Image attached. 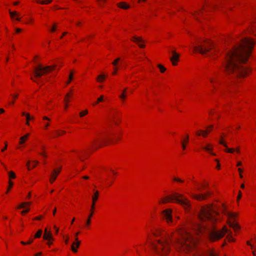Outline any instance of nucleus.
<instances>
[{
	"label": "nucleus",
	"mask_w": 256,
	"mask_h": 256,
	"mask_svg": "<svg viewBox=\"0 0 256 256\" xmlns=\"http://www.w3.org/2000/svg\"><path fill=\"white\" fill-rule=\"evenodd\" d=\"M227 238L228 239V242H233L234 241V238H232V232H228V235H227Z\"/></svg>",
	"instance_id": "31"
},
{
	"label": "nucleus",
	"mask_w": 256,
	"mask_h": 256,
	"mask_svg": "<svg viewBox=\"0 0 256 256\" xmlns=\"http://www.w3.org/2000/svg\"><path fill=\"white\" fill-rule=\"evenodd\" d=\"M116 70H117V68H114V71L112 72V74L113 75H114L116 74Z\"/></svg>",
	"instance_id": "58"
},
{
	"label": "nucleus",
	"mask_w": 256,
	"mask_h": 256,
	"mask_svg": "<svg viewBox=\"0 0 256 256\" xmlns=\"http://www.w3.org/2000/svg\"><path fill=\"white\" fill-rule=\"evenodd\" d=\"M8 176L10 178H16V174L12 171L8 172Z\"/></svg>",
	"instance_id": "33"
},
{
	"label": "nucleus",
	"mask_w": 256,
	"mask_h": 256,
	"mask_svg": "<svg viewBox=\"0 0 256 256\" xmlns=\"http://www.w3.org/2000/svg\"><path fill=\"white\" fill-rule=\"evenodd\" d=\"M103 101H104V96H100V97L98 98L97 101L96 102L92 104L94 106H96L98 103Z\"/></svg>",
	"instance_id": "29"
},
{
	"label": "nucleus",
	"mask_w": 256,
	"mask_h": 256,
	"mask_svg": "<svg viewBox=\"0 0 256 256\" xmlns=\"http://www.w3.org/2000/svg\"><path fill=\"white\" fill-rule=\"evenodd\" d=\"M42 233V230H39L34 235V238H39L41 236Z\"/></svg>",
	"instance_id": "32"
},
{
	"label": "nucleus",
	"mask_w": 256,
	"mask_h": 256,
	"mask_svg": "<svg viewBox=\"0 0 256 256\" xmlns=\"http://www.w3.org/2000/svg\"><path fill=\"white\" fill-rule=\"evenodd\" d=\"M75 240L76 242H73L72 244L71 249L73 252H76V248L79 247L80 244V242L78 240V238H75Z\"/></svg>",
	"instance_id": "15"
},
{
	"label": "nucleus",
	"mask_w": 256,
	"mask_h": 256,
	"mask_svg": "<svg viewBox=\"0 0 256 256\" xmlns=\"http://www.w3.org/2000/svg\"><path fill=\"white\" fill-rule=\"evenodd\" d=\"M250 30L255 34V32H256V20L252 22L250 27Z\"/></svg>",
	"instance_id": "25"
},
{
	"label": "nucleus",
	"mask_w": 256,
	"mask_h": 256,
	"mask_svg": "<svg viewBox=\"0 0 256 256\" xmlns=\"http://www.w3.org/2000/svg\"><path fill=\"white\" fill-rule=\"evenodd\" d=\"M210 144H208L206 146L203 147V148L206 151H210L212 150V148H210Z\"/></svg>",
	"instance_id": "37"
},
{
	"label": "nucleus",
	"mask_w": 256,
	"mask_h": 256,
	"mask_svg": "<svg viewBox=\"0 0 256 256\" xmlns=\"http://www.w3.org/2000/svg\"><path fill=\"white\" fill-rule=\"evenodd\" d=\"M52 0H36V2L38 4H48L50 3Z\"/></svg>",
	"instance_id": "30"
},
{
	"label": "nucleus",
	"mask_w": 256,
	"mask_h": 256,
	"mask_svg": "<svg viewBox=\"0 0 256 256\" xmlns=\"http://www.w3.org/2000/svg\"><path fill=\"white\" fill-rule=\"evenodd\" d=\"M30 161L28 160L27 163H26V166H28V170H30Z\"/></svg>",
	"instance_id": "52"
},
{
	"label": "nucleus",
	"mask_w": 256,
	"mask_h": 256,
	"mask_svg": "<svg viewBox=\"0 0 256 256\" xmlns=\"http://www.w3.org/2000/svg\"><path fill=\"white\" fill-rule=\"evenodd\" d=\"M56 30V24H54L51 30V31L54 32Z\"/></svg>",
	"instance_id": "49"
},
{
	"label": "nucleus",
	"mask_w": 256,
	"mask_h": 256,
	"mask_svg": "<svg viewBox=\"0 0 256 256\" xmlns=\"http://www.w3.org/2000/svg\"><path fill=\"white\" fill-rule=\"evenodd\" d=\"M110 117L111 120L114 122V124H118V122L116 120V118H117L116 112H114L110 113Z\"/></svg>",
	"instance_id": "18"
},
{
	"label": "nucleus",
	"mask_w": 256,
	"mask_h": 256,
	"mask_svg": "<svg viewBox=\"0 0 256 256\" xmlns=\"http://www.w3.org/2000/svg\"><path fill=\"white\" fill-rule=\"evenodd\" d=\"M29 136H30V134L28 133V134H26L24 136L20 137V140L19 144H23L24 142L26 141V140L28 138Z\"/></svg>",
	"instance_id": "22"
},
{
	"label": "nucleus",
	"mask_w": 256,
	"mask_h": 256,
	"mask_svg": "<svg viewBox=\"0 0 256 256\" xmlns=\"http://www.w3.org/2000/svg\"><path fill=\"white\" fill-rule=\"evenodd\" d=\"M29 211H30V208H26L24 210L22 211L21 214H24L28 212Z\"/></svg>",
	"instance_id": "42"
},
{
	"label": "nucleus",
	"mask_w": 256,
	"mask_h": 256,
	"mask_svg": "<svg viewBox=\"0 0 256 256\" xmlns=\"http://www.w3.org/2000/svg\"><path fill=\"white\" fill-rule=\"evenodd\" d=\"M211 194V192H207L204 194H190V196L192 198L198 200H202L207 198L208 196H210Z\"/></svg>",
	"instance_id": "10"
},
{
	"label": "nucleus",
	"mask_w": 256,
	"mask_h": 256,
	"mask_svg": "<svg viewBox=\"0 0 256 256\" xmlns=\"http://www.w3.org/2000/svg\"><path fill=\"white\" fill-rule=\"evenodd\" d=\"M54 228L56 230V233L57 234L58 232V228L56 226H54Z\"/></svg>",
	"instance_id": "54"
},
{
	"label": "nucleus",
	"mask_w": 256,
	"mask_h": 256,
	"mask_svg": "<svg viewBox=\"0 0 256 256\" xmlns=\"http://www.w3.org/2000/svg\"><path fill=\"white\" fill-rule=\"evenodd\" d=\"M9 13H10V14L11 18H14V16H18V14H17L16 12V11L11 12L10 10H9Z\"/></svg>",
	"instance_id": "34"
},
{
	"label": "nucleus",
	"mask_w": 256,
	"mask_h": 256,
	"mask_svg": "<svg viewBox=\"0 0 256 256\" xmlns=\"http://www.w3.org/2000/svg\"><path fill=\"white\" fill-rule=\"evenodd\" d=\"M158 66L162 72H164L166 70V68L161 64H158Z\"/></svg>",
	"instance_id": "35"
},
{
	"label": "nucleus",
	"mask_w": 256,
	"mask_h": 256,
	"mask_svg": "<svg viewBox=\"0 0 256 256\" xmlns=\"http://www.w3.org/2000/svg\"><path fill=\"white\" fill-rule=\"evenodd\" d=\"M242 197V192L240 191H239L238 192V200H240V198Z\"/></svg>",
	"instance_id": "48"
},
{
	"label": "nucleus",
	"mask_w": 256,
	"mask_h": 256,
	"mask_svg": "<svg viewBox=\"0 0 256 256\" xmlns=\"http://www.w3.org/2000/svg\"><path fill=\"white\" fill-rule=\"evenodd\" d=\"M22 116H24L26 117V124L29 125L28 121L31 120H34V117L30 116L29 114L26 113L25 112H22Z\"/></svg>",
	"instance_id": "20"
},
{
	"label": "nucleus",
	"mask_w": 256,
	"mask_h": 256,
	"mask_svg": "<svg viewBox=\"0 0 256 256\" xmlns=\"http://www.w3.org/2000/svg\"><path fill=\"white\" fill-rule=\"evenodd\" d=\"M214 50V47L212 43L210 40H204L198 42V44L194 46V50L203 55H206L210 56L213 52L208 54L211 50Z\"/></svg>",
	"instance_id": "5"
},
{
	"label": "nucleus",
	"mask_w": 256,
	"mask_h": 256,
	"mask_svg": "<svg viewBox=\"0 0 256 256\" xmlns=\"http://www.w3.org/2000/svg\"><path fill=\"white\" fill-rule=\"evenodd\" d=\"M56 208H54V210H53V212H52V213H53V214H54H54H56Z\"/></svg>",
	"instance_id": "63"
},
{
	"label": "nucleus",
	"mask_w": 256,
	"mask_h": 256,
	"mask_svg": "<svg viewBox=\"0 0 256 256\" xmlns=\"http://www.w3.org/2000/svg\"><path fill=\"white\" fill-rule=\"evenodd\" d=\"M4 144H5V148H2L1 150V151L2 152H4V151H5L6 150V148H7V146H8L7 142H5Z\"/></svg>",
	"instance_id": "45"
},
{
	"label": "nucleus",
	"mask_w": 256,
	"mask_h": 256,
	"mask_svg": "<svg viewBox=\"0 0 256 256\" xmlns=\"http://www.w3.org/2000/svg\"><path fill=\"white\" fill-rule=\"evenodd\" d=\"M109 140V138L107 136H106L104 138H102V141H103L104 142H106L107 141H108Z\"/></svg>",
	"instance_id": "44"
},
{
	"label": "nucleus",
	"mask_w": 256,
	"mask_h": 256,
	"mask_svg": "<svg viewBox=\"0 0 256 256\" xmlns=\"http://www.w3.org/2000/svg\"><path fill=\"white\" fill-rule=\"evenodd\" d=\"M16 32L19 33L22 32V30L20 28H18L16 30Z\"/></svg>",
	"instance_id": "53"
},
{
	"label": "nucleus",
	"mask_w": 256,
	"mask_h": 256,
	"mask_svg": "<svg viewBox=\"0 0 256 256\" xmlns=\"http://www.w3.org/2000/svg\"><path fill=\"white\" fill-rule=\"evenodd\" d=\"M88 110H84L82 112H81L80 113V117H83L86 114H88Z\"/></svg>",
	"instance_id": "36"
},
{
	"label": "nucleus",
	"mask_w": 256,
	"mask_h": 256,
	"mask_svg": "<svg viewBox=\"0 0 256 256\" xmlns=\"http://www.w3.org/2000/svg\"><path fill=\"white\" fill-rule=\"evenodd\" d=\"M172 212V209L167 208L162 211L161 213L162 219L166 220L168 224H171L173 223Z\"/></svg>",
	"instance_id": "8"
},
{
	"label": "nucleus",
	"mask_w": 256,
	"mask_h": 256,
	"mask_svg": "<svg viewBox=\"0 0 256 256\" xmlns=\"http://www.w3.org/2000/svg\"><path fill=\"white\" fill-rule=\"evenodd\" d=\"M99 196V192L98 190L94 191V194L92 196V204L91 206V213L89 214L87 220L86 222V226H88L90 223V218L93 214V210L94 208L95 203L98 200Z\"/></svg>",
	"instance_id": "7"
},
{
	"label": "nucleus",
	"mask_w": 256,
	"mask_h": 256,
	"mask_svg": "<svg viewBox=\"0 0 256 256\" xmlns=\"http://www.w3.org/2000/svg\"><path fill=\"white\" fill-rule=\"evenodd\" d=\"M40 155H42V156H43L44 157V158L46 157V155L45 154L43 153V152H40Z\"/></svg>",
	"instance_id": "57"
},
{
	"label": "nucleus",
	"mask_w": 256,
	"mask_h": 256,
	"mask_svg": "<svg viewBox=\"0 0 256 256\" xmlns=\"http://www.w3.org/2000/svg\"><path fill=\"white\" fill-rule=\"evenodd\" d=\"M31 204L32 203L30 202H24L20 204L18 206V208H24L26 206H30Z\"/></svg>",
	"instance_id": "27"
},
{
	"label": "nucleus",
	"mask_w": 256,
	"mask_h": 256,
	"mask_svg": "<svg viewBox=\"0 0 256 256\" xmlns=\"http://www.w3.org/2000/svg\"><path fill=\"white\" fill-rule=\"evenodd\" d=\"M210 132V131L208 130H199L196 132V134L197 136H202L204 137H206L208 134Z\"/></svg>",
	"instance_id": "17"
},
{
	"label": "nucleus",
	"mask_w": 256,
	"mask_h": 256,
	"mask_svg": "<svg viewBox=\"0 0 256 256\" xmlns=\"http://www.w3.org/2000/svg\"><path fill=\"white\" fill-rule=\"evenodd\" d=\"M218 212L212 206H206L201 208L198 214L199 222L193 225V230L196 234H202L208 236L211 241L218 240L228 232L226 226L217 230L214 224L218 220Z\"/></svg>",
	"instance_id": "3"
},
{
	"label": "nucleus",
	"mask_w": 256,
	"mask_h": 256,
	"mask_svg": "<svg viewBox=\"0 0 256 256\" xmlns=\"http://www.w3.org/2000/svg\"><path fill=\"white\" fill-rule=\"evenodd\" d=\"M254 44L253 40L245 38L226 54L224 66L228 74H232L234 77H242L248 74L250 70L242 64L248 60Z\"/></svg>",
	"instance_id": "2"
},
{
	"label": "nucleus",
	"mask_w": 256,
	"mask_h": 256,
	"mask_svg": "<svg viewBox=\"0 0 256 256\" xmlns=\"http://www.w3.org/2000/svg\"><path fill=\"white\" fill-rule=\"evenodd\" d=\"M42 255V252H39L35 254V256H40Z\"/></svg>",
	"instance_id": "64"
},
{
	"label": "nucleus",
	"mask_w": 256,
	"mask_h": 256,
	"mask_svg": "<svg viewBox=\"0 0 256 256\" xmlns=\"http://www.w3.org/2000/svg\"><path fill=\"white\" fill-rule=\"evenodd\" d=\"M172 56L170 58V60L174 66H176L177 64V62L179 60L180 54L176 53L174 50L172 51Z\"/></svg>",
	"instance_id": "11"
},
{
	"label": "nucleus",
	"mask_w": 256,
	"mask_h": 256,
	"mask_svg": "<svg viewBox=\"0 0 256 256\" xmlns=\"http://www.w3.org/2000/svg\"><path fill=\"white\" fill-rule=\"evenodd\" d=\"M219 143L221 144H222L224 147H226V149L225 150L227 152L232 153L234 152V148H228L226 144L224 141L222 136L220 137V140L219 142Z\"/></svg>",
	"instance_id": "16"
},
{
	"label": "nucleus",
	"mask_w": 256,
	"mask_h": 256,
	"mask_svg": "<svg viewBox=\"0 0 256 256\" xmlns=\"http://www.w3.org/2000/svg\"><path fill=\"white\" fill-rule=\"evenodd\" d=\"M228 224L230 226L233 228L235 231H236V230H238L240 228V226L236 223H234V222H228Z\"/></svg>",
	"instance_id": "19"
},
{
	"label": "nucleus",
	"mask_w": 256,
	"mask_h": 256,
	"mask_svg": "<svg viewBox=\"0 0 256 256\" xmlns=\"http://www.w3.org/2000/svg\"><path fill=\"white\" fill-rule=\"evenodd\" d=\"M212 127H213V126L212 125H211L208 128V129L206 130H209L210 132L212 130Z\"/></svg>",
	"instance_id": "50"
},
{
	"label": "nucleus",
	"mask_w": 256,
	"mask_h": 256,
	"mask_svg": "<svg viewBox=\"0 0 256 256\" xmlns=\"http://www.w3.org/2000/svg\"><path fill=\"white\" fill-rule=\"evenodd\" d=\"M210 82H211L212 84H214V82H218V81L217 80H214V79H212V78H210ZM213 87H214V89L216 88V87H215V86H214V84H213Z\"/></svg>",
	"instance_id": "43"
},
{
	"label": "nucleus",
	"mask_w": 256,
	"mask_h": 256,
	"mask_svg": "<svg viewBox=\"0 0 256 256\" xmlns=\"http://www.w3.org/2000/svg\"><path fill=\"white\" fill-rule=\"evenodd\" d=\"M8 184H9V186L8 188V190H7V191H6V193H8V192L10 191V188L12 186H13V182L12 181H10V180L8 182Z\"/></svg>",
	"instance_id": "38"
},
{
	"label": "nucleus",
	"mask_w": 256,
	"mask_h": 256,
	"mask_svg": "<svg viewBox=\"0 0 256 256\" xmlns=\"http://www.w3.org/2000/svg\"><path fill=\"white\" fill-rule=\"evenodd\" d=\"M242 164V163L241 162H238L237 164H236V166H240Z\"/></svg>",
	"instance_id": "59"
},
{
	"label": "nucleus",
	"mask_w": 256,
	"mask_h": 256,
	"mask_svg": "<svg viewBox=\"0 0 256 256\" xmlns=\"http://www.w3.org/2000/svg\"><path fill=\"white\" fill-rule=\"evenodd\" d=\"M31 79L34 82L38 84V82L35 80L33 77H31Z\"/></svg>",
	"instance_id": "61"
},
{
	"label": "nucleus",
	"mask_w": 256,
	"mask_h": 256,
	"mask_svg": "<svg viewBox=\"0 0 256 256\" xmlns=\"http://www.w3.org/2000/svg\"><path fill=\"white\" fill-rule=\"evenodd\" d=\"M55 68V65L44 67L42 65L39 64L37 67L35 68L34 69V77L36 78H40L44 74H46L48 71L53 70Z\"/></svg>",
	"instance_id": "6"
},
{
	"label": "nucleus",
	"mask_w": 256,
	"mask_h": 256,
	"mask_svg": "<svg viewBox=\"0 0 256 256\" xmlns=\"http://www.w3.org/2000/svg\"><path fill=\"white\" fill-rule=\"evenodd\" d=\"M43 120H49V121L50 120V119L48 118V117H46V116L43 117Z\"/></svg>",
	"instance_id": "56"
},
{
	"label": "nucleus",
	"mask_w": 256,
	"mask_h": 256,
	"mask_svg": "<svg viewBox=\"0 0 256 256\" xmlns=\"http://www.w3.org/2000/svg\"><path fill=\"white\" fill-rule=\"evenodd\" d=\"M174 180L175 182H184V180H181L179 178H174Z\"/></svg>",
	"instance_id": "41"
},
{
	"label": "nucleus",
	"mask_w": 256,
	"mask_h": 256,
	"mask_svg": "<svg viewBox=\"0 0 256 256\" xmlns=\"http://www.w3.org/2000/svg\"><path fill=\"white\" fill-rule=\"evenodd\" d=\"M43 238L44 240H54V238L52 236L51 232L50 231H48V230L47 228H46L44 230Z\"/></svg>",
	"instance_id": "12"
},
{
	"label": "nucleus",
	"mask_w": 256,
	"mask_h": 256,
	"mask_svg": "<svg viewBox=\"0 0 256 256\" xmlns=\"http://www.w3.org/2000/svg\"><path fill=\"white\" fill-rule=\"evenodd\" d=\"M120 60V58H116L115 60H114V61L112 62V64L114 66H116L118 62Z\"/></svg>",
	"instance_id": "40"
},
{
	"label": "nucleus",
	"mask_w": 256,
	"mask_h": 256,
	"mask_svg": "<svg viewBox=\"0 0 256 256\" xmlns=\"http://www.w3.org/2000/svg\"><path fill=\"white\" fill-rule=\"evenodd\" d=\"M42 216H38L34 218V220H40L42 218Z\"/></svg>",
	"instance_id": "55"
},
{
	"label": "nucleus",
	"mask_w": 256,
	"mask_h": 256,
	"mask_svg": "<svg viewBox=\"0 0 256 256\" xmlns=\"http://www.w3.org/2000/svg\"><path fill=\"white\" fill-rule=\"evenodd\" d=\"M60 168L58 170H54L52 171V172L50 174V183H52L56 179V176L60 174Z\"/></svg>",
	"instance_id": "14"
},
{
	"label": "nucleus",
	"mask_w": 256,
	"mask_h": 256,
	"mask_svg": "<svg viewBox=\"0 0 256 256\" xmlns=\"http://www.w3.org/2000/svg\"><path fill=\"white\" fill-rule=\"evenodd\" d=\"M222 212L229 219L232 218L234 220H235L236 217L238 216V214L236 212H229L226 206L222 204Z\"/></svg>",
	"instance_id": "9"
},
{
	"label": "nucleus",
	"mask_w": 256,
	"mask_h": 256,
	"mask_svg": "<svg viewBox=\"0 0 256 256\" xmlns=\"http://www.w3.org/2000/svg\"><path fill=\"white\" fill-rule=\"evenodd\" d=\"M33 162L34 163V164L32 165V168H35L36 165L38 164V160H34Z\"/></svg>",
	"instance_id": "46"
},
{
	"label": "nucleus",
	"mask_w": 256,
	"mask_h": 256,
	"mask_svg": "<svg viewBox=\"0 0 256 256\" xmlns=\"http://www.w3.org/2000/svg\"><path fill=\"white\" fill-rule=\"evenodd\" d=\"M131 40L136 42V44H138V46L141 48H143L145 46L144 44H140V42H144V40L142 39L140 37L134 36L131 39Z\"/></svg>",
	"instance_id": "13"
},
{
	"label": "nucleus",
	"mask_w": 256,
	"mask_h": 256,
	"mask_svg": "<svg viewBox=\"0 0 256 256\" xmlns=\"http://www.w3.org/2000/svg\"><path fill=\"white\" fill-rule=\"evenodd\" d=\"M118 6L123 9H128L129 8V6L125 2H121L118 4Z\"/></svg>",
	"instance_id": "24"
},
{
	"label": "nucleus",
	"mask_w": 256,
	"mask_h": 256,
	"mask_svg": "<svg viewBox=\"0 0 256 256\" xmlns=\"http://www.w3.org/2000/svg\"><path fill=\"white\" fill-rule=\"evenodd\" d=\"M206 256H217V254L213 250H210L206 252Z\"/></svg>",
	"instance_id": "28"
},
{
	"label": "nucleus",
	"mask_w": 256,
	"mask_h": 256,
	"mask_svg": "<svg viewBox=\"0 0 256 256\" xmlns=\"http://www.w3.org/2000/svg\"><path fill=\"white\" fill-rule=\"evenodd\" d=\"M72 79V73L70 72L69 76V80L67 82V84H68L70 82L71 80Z\"/></svg>",
	"instance_id": "39"
},
{
	"label": "nucleus",
	"mask_w": 256,
	"mask_h": 256,
	"mask_svg": "<svg viewBox=\"0 0 256 256\" xmlns=\"http://www.w3.org/2000/svg\"><path fill=\"white\" fill-rule=\"evenodd\" d=\"M189 140V136L188 134H186V138L184 140H183L182 142V149L184 150L186 148V144L187 142H188Z\"/></svg>",
	"instance_id": "21"
},
{
	"label": "nucleus",
	"mask_w": 256,
	"mask_h": 256,
	"mask_svg": "<svg viewBox=\"0 0 256 256\" xmlns=\"http://www.w3.org/2000/svg\"><path fill=\"white\" fill-rule=\"evenodd\" d=\"M215 161L216 162H218V164H217V166H216V168L218 169H220V164L218 163L219 161L218 159H216L215 160Z\"/></svg>",
	"instance_id": "47"
},
{
	"label": "nucleus",
	"mask_w": 256,
	"mask_h": 256,
	"mask_svg": "<svg viewBox=\"0 0 256 256\" xmlns=\"http://www.w3.org/2000/svg\"><path fill=\"white\" fill-rule=\"evenodd\" d=\"M4 110L3 108H0V114L4 113Z\"/></svg>",
	"instance_id": "62"
},
{
	"label": "nucleus",
	"mask_w": 256,
	"mask_h": 256,
	"mask_svg": "<svg viewBox=\"0 0 256 256\" xmlns=\"http://www.w3.org/2000/svg\"><path fill=\"white\" fill-rule=\"evenodd\" d=\"M106 78V76L104 74H100L96 78V80L98 82H103Z\"/></svg>",
	"instance_id": "26"
},
{
	"label": "nucleus",
	"mask_w": 256,
	"mask_h": 256,
	"mask_svg": "<svg viewBox=\"0 0 256 256\" xmlns=\"http://www.w3.org/2000/svg\"><path fill=\"white\" fill-rule=\"evenodd\" d=\"M12 96L14 98V100H15L16 98L18 97V94H12Z\"/></svg>",
	"instance_id": "51"
},
{
	"label": "nucleus",
	"mask_w": 256,
	"mask_h": 256,
	"mask_svg": "<svg viewBox=\"0 0 256 256\" xmlns=\"http://www.w3.org/2000/svg\"><path fill=\"white\" fill-rule=\"evenodd\" d=\"M175 201V202L180 204L185 210H189L190 208L191 204L190 200L183 194L178 192H174L171 196H168L162 199L160 204H165L168 202Z\"/></svg>",
	"instance_id": "4"
},
{
	"label": "nucleus",
	"mask_w": 256,
	"mask_h": 256,
	"mask_svg": "<svg viewBox=\"0 0 256 256\" xmlns=\"http://www.w3.org/2000/svg\"><path fill=\"white\" fill-rule=\"evenodd\" d=\"M126 90H127V88H124L122 91V94L119 96V97L122 100H124L126 99Z\"/></svg>",
	"instance_id": "23"
},
{
	"label": "nucleus",
	"mask_w": 256,
	"mask_h": 256,
	"mask_svg": "<svg viewBox=\"0 0 256 256\" xmlns=\"http://www.w3.org/2000/svg\"><path fill=\"white\" fill-rule=\"evenodd\" d=\"M156 237L160 238L156 242H151L152 248L160 256L166 255L170 250V244L178 250L189 251L195 246L197 240L192 234L183 228H180L176 233L169 234L156 230L152 232Z\"/></svg>",
	"instance_id": "1"
},
{
	"label": "nucleus",
	"mask_w": 256,
	"mask_h": 256,
	"mask_svg": "<svg viewBox=\"0 0 256 256\" xmlns=\"http://www.w3.org/2000/svg\"><path fill=\"white\" fill-rule=\"evenodd\" d=\"M33 242V240H30L28 242H27V244H30L31 243H32Z\"/></svg>",
	"instance_id": "60"
}]
</instances>
